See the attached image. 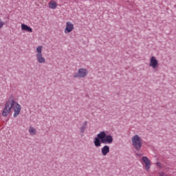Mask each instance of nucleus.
<instances>
[{
    "instance_id": "obj_15",
    "label": "nucleus",
    "mask_w": 176,
    "mask_h": 176,
    "mask_svg": "<svg viewBox=\"0 0 176 176\" xmlns=\"http://www.w3.org/2000/svg\"><path fill=\"white\" fill-rule=\"evenodd\" d=\"M159 175L160 176H167V175L164 172H160Z\"/></svg>"
},
{
    "instance_id": "obj_6",
    "label": "nucleus",
    "mask_w": 176,
    "mask_h": 176,
    "mask_svg": "<svg viewBox=\"0 0 176 176\" xmlns=\"http://www.w3.org/2000/svg\"><path fill=\"white\" fill-rule=\"evenodd\" d=\"M149 67H151L153 69H156V68L159 67V61H157L156 57H151Z\"/></svg>"
},
{
    "instance_id": "obj_17",
    "label": "nucleus",
    "mask_w": 176,
    "mask_h": 176,
    "mask_svg": "<svg viewBox=\"0 0 176 176\" xmlns=\"http://www.w3.org/2000/svg\"><path fill=\"white\" fill-rule=\"evenodd\" d=\"M138 155V156H141V154H137Z\"/></svg>"
},
{
    "instance_id": "obj_14",
    "label": "nucleus",
    "mask_w": 176,
    "mask_h": 176,
    "mask_svg": "<svg viewBox=\"0 0 176 176\" xmlns=\"http://www.w3.org/2000/svg\"><path fill=\"white\" fill-rule=\"evenodd\" d=\"M156 166H157V167H158L159 168H162V163H160V162H157L156 163Z\"/></svg>"
},
{
    "instance_id": "obj_9",
    "label": "nucleus",
    "mask_w": 176,
    "mask_h": 176,
    "mask_svg": "<svg viewBox=\"0 0 176 176\" xmlns=\"http://www.w3.org/2000/svg\"><path fill=\"white\" fill-rule=\"evenodd\" d=\"M58 6V3H57V2H56L54 0H52L48 3V7L50 9L54 10L55 9H57Z\"/></svg>"
},
{
    "instance_id": "obj_1",
    "label": "nucleus",
    "mask_w": 176,
    "mask_h": 176,
    "mask_svg": "<svg viewBox=\"0 0 176 176\" xmlns=\"http://www.w3.org/2000/svg\"><path fill=\"white\" fill-rule=\"evenodd\" d=\"M12 109L14 111L13 117L17 118L21 112V105L14 100H8L5 104L2 116L6 118V116L10 113Z\"/></svg>"
},
{
    "instance_id": "obj_7",
    "label": "nucleus",
    "mask_w": 176,
    "mask_h": 176,
    "mask_svg": "<svg viewBox=\"0 0 176 176\" xmlns=\"http://www.w3.org/2000/svg\"><path fill=\"white\" fill-rule=\"evenodd\" d=\"M74 26L72 22L71 21L66 22V26L64 30L65 34H69V32H72V31H74Z\"/></svg>"
},
{
    "instance_id": "obj_13",
    "label": "nucleus",
    "mask_w": 176,
    "mask_h": 176,
    "mask_svg": "<svg viewBox=\"0 0 176 176\" xmlns=\"http://www.w3.org/2000/svg\"><path fill=\"white\" fill-rule=\"evenodd\" d=\"M3 25H5V22H3L2 19H0V28H3Z\"/></svg>"
},
{
    "instance_id": "obj_12",
    "label": "nucleus",
    "mask_w": 176,
    "mask_h": 176,
    "mask_svg": "<svg viewBox=\"0 0 176 176\" xmlns=\"http://www.w3.org/2000/svg\"><path fill=\"white\" fill-rule=\"evenodd\" d=\"M109 152V146H104L102 148V154L103 156H107L108 155V153Z\"/></svg>"
},
{
    "instance_id": "obj_16",
    "label": "nucleus",
    "mask_w": 176,
    "mask_h": 176,
    "mask_svg": "<svg viewBox=\"0 0 176 176\" xmlns=\"http://www.w3.org/2000/svg\"><path fill=\"white\" fill-rule=\"evenodd\" d=\"M85 126H81L80 128V133H85Z\"/></svg>"
},
{
    "instance_id": "obj_10",
    "label": "nucleus",
    "mask_w": 176,
    "mask_h": 176,
    "mask_svg": "<svg viewBox=\"0 0 176 176\" xmlns=\"http://www.w3.org/2000/svg\"><path fill=\"white\" fill-rule=\"evenodd\" d=\"M21 28L22 30V31H26V32H32V29L31 28V27L22 23L21 25Z\"/></svg>"
},
{
    "instance_id": "obj_11",
    "label": "nucleus",
    "mask_w": 176,
    "mask_h": 176,
    "mask_svg": "<svg viewBox=\"0 0 176 176\" xmlns=\"http://www.w3.org/2000/svg\"><path fill=\"white\" fill-rule=\"evenodd\" d=\"M28 132L30 135H36V129H35L34 126H30L28 129Z\"/></svg>"
},
{
    "instance_id": "obj_4",
    "label": "nucleus",
    "mask_w": 176,
    "mask_h": 176,
    "mask_svg": "<svg viewBox=\"0 0 176 176\" xmlns=\"http://www.w3.org/2000/svg\"><path fill=\"white\" fill-rule=\"evenodd\" d=\"M132 145L136 148L137 151H141L142 146V139L138 135H135L132 139Z\"/></svg>"
},
{
    "instance_id": "obj_8",
    "label": "nucleus",
    "mask_w": 176,
    "mask_h": 176,
    "mask_svg": "<svg viewBox=\"0 0 176 176\" xmlns=\"http://www.w3.org/2000/svg\"><path fill=\"white\" fill-rule=\"evenodd\" d=\"M142 160L145 164V168L146 171H149L151 170V160H148V157L146 156L142 157Z\"/></svg>"
},
{
    "instance_id": "obj_3",
    "label": "nucleus",
    "mask_w": 176,
    "mask_h": 176,
    "mask_svg": "<svg viewBox=\"0 0 176 176\" xmlns=\"http://www.w3.org/2000/svg\"><path fill=\"white\" fill-rule=\"evenodd\" d=\"M43 50V46L39 45L36 48V59L38 64H45L46 63V58L43 57L42 52Z\"/></svg>"
},
{
    "instance_id": "obj_2",
    "label": "nucleus",
    "mask_w": 176,
    "mask_h": 176,
    "mask_svg": "<svg viewBox=\"0 0 176 176\" xmlns=\"http://www.w3.org/2000/svg\"><path fill=\"white\" fill-rule=\"evenodd\" d=\"M113 142V138L111 135H107L104 131H102L97 135L95 138L94 144L96 148H100L102 144H112Z\"/></svg>"
},
{
    "instance_id": "obj_5",
    "label": "nucleus",
    "mask_w": 176,
    "mask_h": 176,
    "mask_svg": "<svg viewBox=\"0 0 176 176\" xmlns=\"http://www.w3.org/2000/svg\"><path fill=\"white\" fill-rule=\"evenodd\" d=\"M89 71L85 68H80L77 73L74 74V78H86Z\"/></svg>"
}]
</instances>
